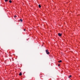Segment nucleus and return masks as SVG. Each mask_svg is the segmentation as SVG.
Masks as SVG:
<instances>
[{"instance_id": "obj_2", "label": "nucleus", "mask_w": 80, "mask_h": 80, "mask_svg": "<svg viewBox=\"0 0 80 80\" xmlns=\"http://www.w3.org/2000/svg\"><path fill=\"white\" fill-rule=\"evenodd\" d=\"M58 35H59V37H61L62 36V34L59 33L58 34Z\"/></svg>"}, {"instance_id": "obj_5", "label": "nucleus", "mask_w": 80, "mask_h": 80, "mask_svg": "<svg viewBox=\"0 0 80 80\" xmlns=\"http://www.w3.org/2000/svg\"><path fill=\"white\" fill-rule=\"evenodd\" d=\"M58 63H61V62H62V60H60L59 61H58Z\"/></svg>"}, {"instance_id": "obj_9", "label": "nucleus", "mask_w": 80, "mask_h": 80, "mask_svg": "<svg viewBox=\"0 0 80 80\" xmlns=\"http://www.w3.org/2000/svg\"><path fill=\"white\" fill-rule=\"evenodd\" d=\"M16 17H17V16H14V18H16Z\"/></svg>"}, {"instance_id": "obj_8", "label": "nucleus", "mask_w": 80, "mask_h": 80, "mask_svg": "<svg viewBox=\"0 0 80 80\" xmlns=\"http://www.w3.org/2000/svg\"><path fill=\"white\" fill-rule=\"evenodd\" d=\"M71 77H72V75H70L69 77V78H70Z\"/></svg>"}, {"instance_id": "obj_6", "label": "nucleus", "mask_w": 80, "mask_h": 80, "mask_svg": "<svg viewBox=\"0 0 80 80\" xmlns=\"http://www.w3.org/2000/svg\"><path fill=\"white\" fill-rule=\"evenodd\" d=\"M38 6L39 8H41V5L40 4Z\"/></svg>"}, {"instance_id": "obj_12", "label": "nucleus", "mask_w": 80, "mask_h": 80, "mask_svg": "<svg viewBox=\"0 0 80 80\" xmlns=\"http://www.w3.org/2000/svg\"><path fill=\"white\" fill-rule=\"evenodd\" d=\"M58 66H60V64H58Z\"/></svg>"}, {"instance_id": "obj_7", "label": "nucleus", "mask_w": 80, "mask_h": 80, "mask_svg": "<svg viewBox=\"0 0 80 80\" xmlns=\"http://www.w3.org/2000/svg\"><path fill=\"white\" fill-rule=\"evenodd\" d=\"M9 3H12V1H11V0H10L9 1Z\"/></svg>"}, {"instance_id": "obj_3", "label": "nucleus", "mask_w": 80, "mask_h": 80, "mask_svg": "<svg viewBox=\"0 0 80 80\" xmlns=\"http://www.w3.org/2000/svg\"><path fill=\"white\" fill-rule=\"evenodd\" d=\"M22 75V73H21V72H20L19 73V76H21V75Z\"/></svg>"}, {"instance_id": "obj_11", "label": "nucleus", "mask_w": 80, "mask_h": 80, "mask_svg": "<svg viewBox=\"0 0 80 80\" xmlns=\"http://www.w3.org/2000/svg\"><path fill=\"white\" fill-rule=\"evenodd\" d=\"M24 31H25V29H24Z\"/></svg>"}, {"instance_id": "obj_10", "label": "nucleus", "mask_w": 80, "mask_h": 80, "mask_svg": "<svg viewBox=\"0 0 80 80\" xmlns=\"http://www.w3.org/2000/svg\"><path fill=\"white\" fill-rule=\"evenodd\" d=\"M4 0L6 2H8V0Z\"/></svg>"}, {"instance_id": "obj_4", "label": "nucleus", "mask_w": 80, "mask_h": 80, "mask_svg": "<svg viewBox=\"0 0 80 80\" xmlns=\"http://www.w3.org/2000/svg\"><path fill=\"white\" fill-rule=\"evenodd\" d=\"M20 20L21 22H23V20H22V19H20Z\"/></svg>"}, {"instance_id": "obj_1", "label": "nucleus", "mask_w": 80, "mask_h": 80, "mask_svg": "<svg viewBox=\"0 0 80 80\" xmlns=\"http://www.w3.org/2000/svg\"><path fill=\"white\" fill-rule=\"evenodd\" d=\"M46 53L48 54V55L49 54H50V52H48V50H46Z\"/></svg>"}]
</instances>
